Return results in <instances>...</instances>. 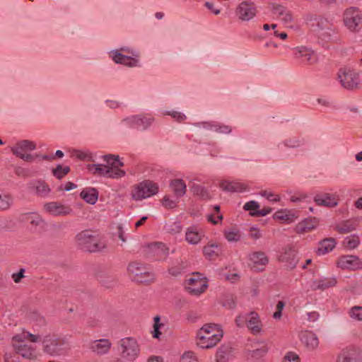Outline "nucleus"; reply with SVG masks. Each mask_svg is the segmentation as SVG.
I'll use <instances>...</instances> for the list:
<instances>
[{
	"mask_svg": "<svg viewBox=\"0 0 362 362\" xmlns=\"http://www.w3.org/2000/svg\"><path fill=\"white\" fill-rule=\"evenodd\" d=\"M105 164L91 163L87 165L88 172L94 175L109 179L119 180L126 176V171L122 169L124 165L123 158L113 153L105 154L102 156Z\"/></svg>",
	"mask_w": 362,
	"mask_h": 362,
	"instance_id": "f257e3e1",
	"label": "nucleus"
},
{
	"mask_svg": "<svg viewBox=\"0 0 362 362\" xmlns=\"http://www.w3.org/2000/svg\"><path fill=\"white\" fill-rule=\"evenodd\" d=\"M109 59L115 64L128 69H140L143 66L141 52L132 45H123L107 52Z\"/></svg>",
	"mask_w": 362,
	"mask_h": 362,
	"instance_id": "f03ea898",
	"label": "nucleus"
},
{
	"mask_svg": "<svg viewBox=\"0 0 362 362\" xmlns=\"http://www.w3.org/2000/svg\"><path fill=\"white\" fill-rule=\"evenodd\" d=\"M40 341V336L33 334L28 332H23L13 337L11 344L16 353L23 358L35 360L38 356V352L33 343Z\"/></svg>",
	"mask_w": 362,
	"mask_h": 362,
	"instance_id": "7ed1b4c3",
	"label": "nucleus"
},
{
	"mask_svg": "<svg viewBox=\"0 0 362 362\" xmlns=\"http://www.w3.org/2000/svg\"><path fill=\"white\" fill-rule=\"evenodd\" d=\"M223 336V331L221 325L207 323L197 331L195 343L199 348L211 349L221 340Z\"/></svg>",
	"mask_w": 362,
	"mask_h": 362,
	"instance_id": "20e7f679",
	"label": "nucleus"
},
{
	"mask_svg": "<svg viewBox=\"0 0 362 362\" xmlns=\"http://www.w3.org/2000/svg\"><path fill=\"white\" fill-rule=\"evenodd\" d=\"M129 277L139 283H150L154 280V274L151 269L140 262H131L127 268Z\"/></svg>",
	"mask_w": 362,
	"mask_h": 362,
	"instance_id": "39448f33",
	"label": "nucleus"
},
{
	"mask_svg": "<svg viewBox=\"0 0 362 362\" xmlns=\"http://www.w3.org/2000/svg\"><path fill=\"white\" fill-rule=\"evenodd\" d=\"M118 349L121 358L129 362L135 361L140 354V346L134 337H124L118 342Z\"/></svg>",
	"mask_w": 362,
	"mask_h": 362,
	"instance_id": "423d86ee",
	"label": "nucleus"
},
{
	"mask_svg": "<svg viewBox=\"0 0 362 362\" xmlns=\"http://www.w3.org/2000/svg\"><path fill=\"white\" fill-rule=\"evenodd\" d=\"M158 192V184L151 180H146L132 187L130 196L135 201H141L155 195Z\"/></svg>",
	"mask_w": 362,
	"mask_h": 362,
	"instance_id": "0eeeda50",
	"label": "nucleus"
},
{
	"mask_svg": "<svg viewBox=\"0 0 362 362\" xmlns=\"http://www.w3.org/2000/svg\"><path fill=\"white\" fill-rule=\"evenodd\" d=\"M9 148L11 153L25 162H33L35 156L29 152L35 151L37 148L36 144L30 140L23 139L16 141L13 145L10 146Z\"/></svg>",
	"mask_w": 362,
	"mask_h": 362,
	"instance_id": "6e6552de",
	"label": "nucleus"
},
{
	"mask_svg": "<svg viewBox=\"0 0 362 362\" xmlns=\"http://www.w3.org/2000/svg\"><path fill=\"white\" fill-rule=\"evenodd\" d=\"M155 118L150 114H139L128 116L121 120V124L129 128H136L140 131L148 129Z\"/></svg>",
	"mask_w": 362,
	"mask_h": 362,
	"instance_id": "1a4fd4ad",
	"label": "nucleus"
},
{
	"mask_svg": "<svg viewBox=\"0 0 362 362\" xmlns=\"http://www.w3.org/2000/svg\"><path fill=\"white\" fill-rule=\"evenodd\" d=\"M43 351L51 356L61 354L62 346L66 344V338L57 334H49L42 340Z\"/></svg>",
	"mask_w": 362,
	"mask_h": 362,
	"instance_id": "9d476101",
	"label": "nucleus"
},
{
	"mask_svg": "<svg viewBox=\"0 0 362 362\" xmlns=\"http://www.w3.org/2000/svg\"><path fill=\"white\" fill-rule=\"evenodd\" d=\"M76 240L78 245L85 247L92 252L100 251L105 246L98 237L93 235V232L90 230H83L79 233L76 235Z\"/></svg>",
	"mask_w": 362,
	"mask_h": 362,
	"instance_id": "9b49d317",
	"label": "nucleus"
},
{
	"mask_svg": "<svg viewBox=\"0 0 362 362\" xmlns=\"http://www.w3.org/2000/svg\"><path fill=\"white\" fill-rule=\"evenodd\" d=\"M337 75L338 79L344 88L354 90L358 87L360 83L358 74L350 67L341 68Z\"/></svg>",
	"mask_w": 362,
	"mask_h": 362,
	"instance_id": "f8f14e48",
	"label": "nucleus"
},
{
	"mask_svg": "<svg viewBox=\"0 0 362 362\" xmlns=\"http://www.w3.org/2000/svg\"><path fill=\"white\" fill-rule=\"evenodd\" d=\"M186 290L192 295H199L207 288V281L205 277L199 273H194L185 281Z\"/></svg>",
	"mask_w": 362,
	"mask_h": 362,
	"instance_id": "ddd939ff",
	"label": "nucleus"
},
{
	"mask_svg": "<svg viewBox=\"0 0 362 362\" xmlns=\"http://www.w3.org/2000/svg\"><path fill=\"white\" fill-rule=\"evenodd\" d=\"M343 21L349 30L358 31L362 23L361 12L356 8H349L344 13Z\"/></svg>",
	"mask_w": 362,
	"mask_h": 362,
	"instance_id": "4468645a",
	"label": "nucleus"
},
{
	"mask_svg": "<svg viewBox=\"0 0 362 362\" xmlns=\"http://www.w3.org/2000/svg\"><path fill=\"white\" fill-rule=\"evenodd\" d=\"M43 211L50 215L55 216H64L72 212L69 205L59 202H49L43 204Z\"/></svg>",
	"mask_w": 362,
	"mask_h": 362,
	"instance_id": "2eb2a0df",
	"label": "nucleus"
},
{
	"mask_svg": "<svg viewBox=\"0 0 362 362\" xmlns=\"http://www.w3.org/2000/svg\"><path fill=\"white\" fill-rule=\"evenodd\" d=\"M269 8L272 14L275 16L278 20L287 26H292L294 18L290 10L282 5L274 3L271 4Z\"/></svg>",
	"mask_w": 362,
	"mask_h": 362,
	"instance_id": "dca6fc26",
	"label": "nucleus"
},
{
	"mask_svg": "<svg viewBox=\"0 0 362 362\" xmlns=\"http://www.w3.org/2000/svg\"><path fill=\"white\" fill-rule=\"evenodd\" d=\"M268 262L269 259L262 251H255L248 255V266L255 271H263Z\"/></svg>",
	"mask_w": 362,
	"mask_h": 362,
	"instance_id": "f3484780",
	"label": "nucleus"
},
{
	"mask_svg": "<svg viewBox=\"0 0 362 362\" xmlns=\"http://www.w3.org/2000/svg\"><path fill=\"white\" fill-rule=\"evenodd\" d=\"M195 125L200 129L214 132L219 134L229 135L233 132L231 126L218 122H202L197 123Z\"/></svg>",
	"mask_w": 362,
	"mask_h": 362,
	"instance_id": "a211bd4d",
	"label": "nucleus"
},
{
	"mask_svg": "<svg viewBox=\"0 0 362 362\" xmlns=\"http://www.w3.org/2000/svg\"><path fill=\"white\" fill-rule=\"evenodd\" d=\"M299 216V211L294 209H281L276 211L272 216L274 220L286 224L293 223Z\"/></svg>",
	"mask_w": 362,
	"mask_h": 362,
	"instance_id": "6ab92c4d",
	"label": "nucleus"
},
{
	"mask_svg": "<svg viewBox=\"0 0 362 362\" xmlns=\"http://www.w3.org/2000/svg\"><path fill=\"white\" fill-rule=\"evenodd\" d=\"M257 13V8L254 3L250 1H243L236 8V15L238 18L247 21L252 19Z\"/></svg>",
	"mask_w": 362,
	"mask_h": 362,
	"instance_id": "aec40b11",
	"label": "nucleus"
},
{
	"mask_svg": "<svg viewBox=\"0 0 362 362\" xmlns=\"http://www.w3.org/2000/svg\"><path fill=\"white\" fill-rule=\"evenodd\" d=\"M313 201L319 206L333 208L338 205L339 196L336 194L322 192L316 194Z\"/></svg>",
	"mask_w": 362,
	"mask_h": 362,
	"instance_id": "412c9836",
	"label": "nucleus"
},
{
	"mask_svg": "<svg viewBox=\"0 0 362 362\" xmlns=\"http://www.w3.org/2000/svg\"><path fill=\"white\" fill-rule=\"evenodd\" d=\"M205 236V232L201 227L192 226L185 230V239L192 245H197L201 243Z\"/></svg>",
	"mask_w": 362,
	"mask_h": 362,
	"instance_id": "4be33fe9",
	"label": "nucleus"
},
{
	"mask_svg": "<svg viewBox=\"0 0 362 362\" xmlns=\"http://www.w3.org/2000/svg\"><path fill=\"white\" fill-rule=\"evenodd\" d=\"M361 360L360 351L354 346H349L339 353L335 362H356Z\"/></svg>",
	"mask_w": 362,
	"mask_h": 362,
	"instance_id": "5701e85b",
	"label": "nucleus"
},
{
	"mask_svg": "<svg viewBox=\"0 0 362 362\" xmlns=\"http://www.w3.org/2000/svg\"><path fill=\"white\" fill-rule=\"evenodd\" d=\"M299 339L308 351H315L319 346V338L313 331H301L299 334Z\"/></svg>",
	"mask_w": 362,
	"mask_h": 362,
	"instance_id": "b1692460",
	"label": "nucleus"
},
{
	"mask_svg": "<svg viewBox=\"0 0 362 362\" xmlns=\"http://www.w3.org/2000/svg\"><path fill=\"white\" fill-rule=\"evenodd\" d=\"M28 189L36 196L45 198L51 192V188L48 184L41 179L31 181L28 184Z\"/></svg>",
	"mask_w": 362,
	"mask_h": 362,
	"instance_id": "393cba45",
	"label": "nucleus"
},
{
	"mask_svg": "<svg viewBox=\"0 0 362 362\" xmlns=\"http://www.w3.org/2000/svg\"><path fill=\"white\" fill-rule=\"evenodd\" d=\"M112 343L108 339H100L91 341L89 344L90 350L97 356L107 354L111 349Z\"/></svg>",
	"mask_w": 362,
	"mask_h": 362,
	"instance_id": "a878e982",
	"label": "nucleus"
},
{
	"mask_svg": "<svg viewBox=\"0 0 362 362\" xmlns=\"http://www.w3.org/2000/svg\"><path fill=\"white\" fill-rule=\"evenodd\" d=\"M296 252L293 247L288 246L283 249V251L279 256V261L285 263L287 269H293L298 261L296 259Z\"/></svg>",
	"mask_w": 362,
	"mask_h": 362,
	"instance_id": "bb28decb",
	"label": "nucleus"
},
{
	"mask_svg": "<svg viewBox=\"0 0 362 362\" xmlns=\"http://www.w3.org/2000/svg\"><path fill=\"white\" fill-rule=\"evenodd\" d=\"M218 187L225 192H243L248 190L247 186L243 182L226 180H220Z\"/></svg>",
	"mask_w": 362,
	"mask_h": 362,
	"instance_id": "cd10ccee",
	"label": "nucleus"
},
{
	"mask_svg": "<svg viewBox=\"0 0 362 362\" xmlns=\"http://www.w3.org/2000/svg\"><path fill=\"white\" fill-rule=\"evenodd\" d=\"M222 250V245L220 243L209 240L207 244L203 247L202 252L204 256L210 260L216 259L220 255Z\"/></svg>",
	"mask_w": 362,
	"mask_h": 362,
	"instance_id": "c85d7f7f",
	"label": "nucleus"
},
{
	"mask_svg": "<svg viewBox=\"0 0 362 362\" xmlns=\"http://www.w3.org/2000/svg\"><path fill=\"white\" fill-rule=\"evenodd\" d=\"M337 265L342 269H357L361 267V262L358 257L354 255H345L341 257Z\"/></svg>",
	"mask_w": 362,
	"mask_h": 362,
	"instance_id": "c756f323",
	"label": "nucleus"
},
{
	"mask_svg": "<svg viewBox=\"0 0 362 362\" xmlns=\"http://www.w3.org/2000/svg\"><path fill=\"white\" fill-rule=\"evenodd\" d=\"M319 224V219L316 217H309L298 223L296 231L298 233H306L315 230Z\"/></svg>",
	"mask_w": 362,
	"mask_h": 362,
	"instance_id": "7c9ffc66",
	"label": "nucleus"
},
{
	"mask_svg": "<svg viewBox=\"0 0 362 362\" xmlns=\"http://www.w3.org/2000/svg\"><path fill=\"white\" fill-rule=\"evenodd\" d=\"M317 26L318 27V35L320 38L326 42L332 39L334 30L331 23L327 20H320L317 23Z\"/></svg>",
	"mask_w": 362,
	"mask_h": 362,
	"instance_id": "2f4dec72",
	"label": "nucleus"
},
{
	"mask_svg": "<svg viewBox=\"0 0 362 362\" xmlns=\"http://www.w3.org/2000/svg\"><path fill=\"white\" fill-rule=\"evenodd\" d=\"M296 57L300 59L303 62L312 64L317 61L315 53L305 47H298L294 49Z\"/></svg>",
	"mask_w": 362,
	"mask_h": 362,
	"instance_id": "473e14b6",
	"label": "nucleus"
},
{
	"mask_svg": "<svg viewBox=\"0 0 362 362\" xmlns=\"http://www.w3.org/2000/svg\"><path fill=\"white\" fill-rule=\"evenodd\" d=\"M148 252L158 259H164L168 255L169 249L160 242L150 243L148 246Z\"/></svg>",
	"mask_w": 362,
	"mask_h": 362,
	"instance_id": "72a5a7b5",
	"label": "nucleus"
},
{
	"mask_svg": "<svg viewBox=\"0 0 362 362\" xmlns=\"http://www.w3.org/2000/svg\"><path fill=\"white\" fill-rule=\"evenodd\" d=\"M71 158L85 162H95L96 154L89 150L71 149L70 150Z\"/></svg>",
	"mask_w": 362,
	"mask_h": 362,
	"instance_id": "f704fd0d",
	"label": "nucleus"
},
{
	"mask_svg": "<svg viewBox=\"0 0 362 362\" xmlns=\"http://www.w3.org/2000/svg\"><path fill=\"white\" fill-rule=\"evenodd\" d=\"M247 327L254 334L261 332L262 325L257 313H251L247 315Z\"/></svg>",
	"mask_w": 362,
	"mask_h": 362,
	"instance_id": "c9c22d12",
	"label": "nucleus"
},
{
	"mask_svg": "<svg viewBox=\"0 0 362 362\" xmlns=\"http://www.w3.org/2000/svg\"><path fill=\"white\" fill-rule=\"evenodd\" d=\"M21 219L23 221H28L33 228L36 229L37 227H42L44 220L42 216L35 212L25 213L21 215Z\"/></svg>",
	"mask_w": 362,
	"mask_h": 362,
	"instance_id": "e433bc0d",
	"label": "nucleus"
},
{
	"mask_svg": "<svg viewBox=\"0 0 362 362\" xmlns=\"http://www.w3.org/2000/svg\"><path fill=\"white\" fill-rule=\"evenodd\" d=\"M337 283V281L334 278H322L317 280H315L310 287L313 290H325L329 287L334 286Z\"/></svg>",
	"mask_w": 362,
	"mask_h": 362,
	"instance_id": "4c0bfd02",
	"label": "nucleus"
},
{
	"mask_svg": "<svg viewBox=\"0 0 362 362\" xmlns=\"http://www.w3.org/2000/svg\"><path fill=\"white\" fill-rule=\"evenodd\" d=\"M335 239L332 238H326L319 243L317 253L319 255H325L331 252L335 247Z\"/></svg>",
	"mask_w": 362,
	"mask_h": 362,
	"instance_id": "58836bf2",
	"label": "nucleus"
},
{
	"mask_svg": "<svg viewBox=\"0 0 362 362\" xmlns=\"http://www.w3.org/2000/svg\"><path fill=\"white\" fill-rule=\"evenodd\" d=\"M81 199L90 204H94L98 198V193L94 188H86L80 194Z\"/></svg>",
	"mask_w": 362,
	"mask_h": 362,
	"instance_id": "ea45409f",
	"label": "nucleus"
},
{
	"mask_svg": "<svg viewBox=\"0 0 362 362\" xmlns=\"http://www.w3.org/2000/svg\"><path fill=\"white\" fill-rule=\"evenodd\" d=\"M165 329V324L159 316L153 317V330L151 334L155 339H160L163 332Z\"/></svg>",
	"mask_w": 362,
	"mask_h": 362,
	"instance_id": "a19ab883",
	"label": "nucleus"
},
{
	"mask_svg": "<svg viewBox=\"0 0 362 362\" xmlns=\"http://www.w3.org/2000/svg\"><path fill=\"white\" fill-rule=\"evenodd\" d=\"M356 228V222L353 220L342 221L336 226V230L339 233L345 234L354 230Z\"/></svg>",
	"mask_w": 362,
	"mask_h": 362,
	"instance_id": "79ce46f5",
	"label": "nucleus"
},
{
	"mask_svg": "<svg viewBox=\"0 0 362 362\" xmlns=\"http://www.w3.org/2000/svg\"><path fill=\"white\" fill-rule=\"evenodd\" d=\"M13 204V196L8 192L0 193V211L8 210Z\"/></svg>",
	"mask_w": 362,
	"mask_h": 362,
	"instance_id": "37998d69",
	"label": "nucleus"
},
{
	"mask_svg": "<svg viewBox=\"0 0 362 362\" xmlns=\"http://www.w3.org/2000/svg\"><path fill=\"white\" fill-rule=\"evenodd\" d=\"M231 356V348L228 346L220 347L216 354V362H228Z\"/></svg>",
	"mask_w": 362,
	"mask_h": 362,
	"instance_id": "c03bdc74",
	"label": "nucleus"
},
{
	"mask_svg": "<svg viewBox=\"0 0 362 362\" xmlns=\"http://www.w3.org/2000/svg\"><path fill=\"white\" fill-rule=\"evenodd\" d=\"M170 186L177 197H182L186 192V185L182 180L175 179L172 180Z\"/></svg>",
	"mask_w": 362,
	"mask_h": 362,
	"instance_id": "a18cd8bd",
	"label": "nucleus"
},
{
	"mask_svg": "<svg viewBox=\"0 0 362 362\" xmlns=\"http://www.w3.org/2000/svg\"><path fill=\"white\" fill-rule=\"evenodd\" d=\"M160 113L163 116H170L173 119L177 122H182L187 119V116L182 112L171 110H160Z\"/></svg>",
	"mask_w": 362,
	"mask_h": 362,
	"instance_id": "49530a36",
	"label": "nucleus"
},
{
	"mask_svg": "<svg viewBox=\"0 0 362 362\" xmlns=\"http://www.w3.org/2000/svg\"><path fill=\"white\" fill-rule=\"evenodd\" d=\"M283 144L286 148H295L303 145V141L297 136H291L284 140Z\"/></svg>",
	"mask_w": 362,
	"mask_h": 362,
	"instance_id": "de8ad7c7",
	"label": "nucleus"
},
{
	"mask_svg": "<svg viewBox=\"0 0 362 362\" xmlns=\"http://www.w3.org/2000/svg\"><path fill=\"white\" fill-rule=\"evenodd\" d=\"M359 243V238L356 235L346 237L343 242L344 246L348 249H354L358 247Z\"/></svg>",
	"mask_w": 362,
	"mask_h": 362,
	"instance_id": "09e8293b",
	"label": "nucleus"
},
{
	"mask_svg": "<svg viewBox=\"0 0 362 362\" xmlns=\"http://www.w3.org/2000/svg\"><path fill=\"white\" fill-rule=\"evenodd\" d=\"M243 208L245 211H249L250 216H256V215H254L253 214L257 213L259 209L260 208V205L257 202L252 200L246 202L243 205Z\"/></svg>",
	"mask_w": 362,
	"mask_h": 362,
	"instance_id": "8fccbe9b",
	"label": "nucleus"
},
{
	"mask_svg": "<svg viewBox=\"0 0 362 362\" xmlns=\"http://www.w3.org/2000/svg\"><path fill=\"white\" fill-rule=\"evenodd\" d=\"M349 316L356 321H362V306H354L348 311Z\"/></svg>",
	"mask_w": 362,
	"mask_h": 362,
	"instance_id": "3c124183",
	"label": "nucleus"
},
{
	"mask_svg": "<svg viewBox=\"0 0 362 362\" xmlns=\"http://www.w3.org/2000/svg\"><path fill=\"white\" fill-rule=\"evenodd\" d=\"M224 235L228 242H237L240 239V233L237 229L226 231Z\"/></svg>",
	"mask_w": 362,
	"mask_h": 362,
	"instance_id": "603ef678",
	"label": "nucleus"
},
{
	"mask_svg": "<svg viewBox=\"0 0 362 362\" xmlns=\"http://www.w3.org/2000/svg\"><path fill=\"white\" fill-rule=\"evenodd\" d=\"M261 195L263 197L266 198L268 201L273 202V203L279 202L281 200V197L279 194L274 193L270 191H267V190L262 191L261 192Z\"/></svg>",
	"mask_w": 362,
	"mask_h": 362,
	"instance_id": "864d4df0",
	"label": "nucleus"
},
{
	"mask_svg": "<svg viewBox=\"0 0 362 362\" xmlns=\"http://www.w3.org/2000/svg\"><path fill=\"white\" fill-rule=\"evenodd\" d=\"M215 213L207 216V220L213 224H218L223 218L220 214V208L218 206L214 207Z\"/></svg>",
	"mask_w": 362,
	"mask_h": 362,
	"instance_id": "5fc2aeb1",
	"label": "nucleus"
},
{
	"mask_svg": "<svg viewBox=\"0 0 362 362\" xmlns=\"http://www.w3.org/2000/svg\"><path fill=\"white\" fill-rule=\"evenodd\" d=\"M180 362H198V358L194 352L187 351L183 353Z\"/></svg>",
	"mask_w": 362,
	"mask_h": 362,
	"instance_id": "6e6d98bb",
	"label": "nucleus"
},
{
	"mask_svg": "<svg viewBox=\"0 0 362 362\" xmlns=\"http://www.w3.org/2000/svg\"><path fill=\"white\" fill-rule=\"evenodd\" d=\"M70 170L68 166L57 165L56 168L53 170V175L58 179L62 178L65 176Z\"/></svg>",
	"mask_w": 362,
	"mask_h": 362,
	"instance_id": "4d7b16f0",
	"label": "nucleus"
},
{
	"mask_svg": "<svg viewBox=\"0 0 362 362\" xmlns=\"http://www.w3.org/2000/svg\"><path fill=\"white\" fill-rule=\"evenodd\" d=\"M282 362H300V359L295 352L288 351L284 355Z\"/></svg>",
	"mask_w": 362,
	"mask_h": 362,
	"instance_id": "13d9d810",
	"label": "nucleus"
},
{
	"mask_svg": "<svg viewBox=\"0 0 362 362\" xmlns=\"http://www.w3.org/2000/svg\"><path fill=\"white\" fill-rule=\"evenodd\" d=\"M287 193L291 194L290 201L293 203L301 202L307 198V195L302 192H298L291 194V191H287Z\"/></svg>",
	"mask_w": 362,
	"mask_h": 362,
	"instance_id": "bf43d9fd",
	"label": "nucleus"
},
{
	"mask_svg": "<svg viewBox=\"0 0 362 362\" xmlns=\"http://www.w3.org/2000/svg\"><path fill=\"white\" fill-rule=\"evenodd\" d=\"M285 307V303L284 301H279L276 306V311L273 314V317L276 320H280L282 314L281 312Z\"/></svg>",
	"mask_w": 362,
	"mask_h": 362,
	"instance_id": "052dcab7",
	"label": "nucleus"
},
{
	"mask_svg": "<svg viewBox=\"0 0 362 362\" xmlns=\"http://www.w3.org/2000/svg\"><path fill=\"white\" fill-rule=\"evenodd\" d=\"M126 230L122 224H119L117 227V235L120 240L123 243L127 241V238L125 237Z\"/></svg>",
	"mask_w": 362,
	"mask_h": 362,
	"instance_id": "680f3d73",
	"label": "nucleus"
},
{
	"mask_svg": "<svg viewBox=\"0 0 362 362\" xmlns=\"http://www.w3.org/2000/svg\"><path fill=\"white\" fill-rule=\"evenodd\" d=\"M106 106L110 109H117L121 106L120 102L114 99H107L105 101Z\"/></svg>",
	"mask_w": 362,
	"mask_h": 362,
	"instance_id": "e2e57ef3",
	"label": "nucleus"
},
{
	"mask_svg": "<svg viewBox=\"0 0 362 362\" xmlns=\"http://www.w3.org/2000/svg\"><path fill=\"white\" fill-rule=\"evenodd\" d=\"M249 235L252 238L258 239L262 236L260 230L256 227H251L249 230Z\"/></svg>",
	"mask_w": 362,
	"mask_h": 362,
	"instance_id": "0e129e2a",
	"label": "nucleus"
},
{
	"mask_svg": "<svg viewBox=\"0 0 362 362\" xmlns=\"http://www.w3.org/2000/svg\"><path fill=\"white\" fill-rule=\"evenodd\" d=\"M247 321V315H240L235 318V324L238 327H243L245 322Z\"/></svg>",
	"mask_w": 362,
	"mask_h": 362,
	"instance_id": "69168bd1",
	"label": "nucleus"
},
{
	"mask_svg": "<svg viewBox=\"0 0 362 362\" xmlns=\"http://www.w3.org/2000/svg\"><path fill=\"white\" fill-rule=\"evenodd\" d=\"M306 320L311 322H316L319 318V314L317 312H310L306 313Z\"/></svg>",
	"mask_w": 362,
	"mask_h": 362,
	"instance_id": "338daca9",
	"label": "nucleus"
},
{
	"mask_svg": "<svg viewBox=\"0 0 362 362\" xmlns=\"http://www.w3.org/2000/svg\"><path fill=\"white\" fill-rule=\"evenodd\" d=\"M163 204L166 208H173L175 206L176 204L174 201L170 199L169 197H164L163 199Z\"/></svg>",
	"mask_w": 362,
	"mask_h": 362,
	"instance_id": "774afa93",
	"label": "nucleus"
}]
</instances>
